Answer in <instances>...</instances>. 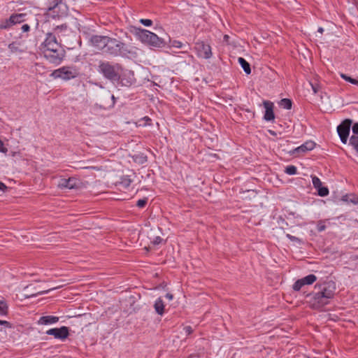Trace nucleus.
Segmentation results:
<instances>
[{
	"label": "nucleus",
	"instance_id": "obj_6",
	"mask_svg": "<svg viewBox=\"0 0 358 358\" xmlns=\"http://www.w3.org/2000/svg\"><path fill=\"white\" fill-rule=\"evenodd\" d=\"M79 72L74 66H63L52 71L51 77L55 79L60 78L64 80H69L78 77Z\"/></svg>",
	"mask_w": 358,
	"mask_h": 358
},
{
	"label": "nucleus",
	"instance_id": "obj_41",
	"mask_svg": "<svg viewBox=\"0 0 358 358\" xmlns=\"http://www.w3.org/2000/svg\"><path fill=\"white\" fill-rule=\"evenodd\" d=\"M56 288H57V287H53V288L45 290V291L39 292H38V293L36 294V295H37V294H46V293L49 292L50 290L55 289ZM36 296V294H31V295L28 296H27V297L28 298V297H31V296Z\"/></svg>",
	"mask_w": 358,
	"mask_h": 358
},
{
	"label": "nucleus",
	"instance_id": "obj_38",
	"mask_svg": "<svg viewBox=\"0 0 358 358\" xmlns=\"http://www.w3.org/2000/svg\"><path fill=\"white\" fill-rule=\"evenodd\" d=\"M147 203V199H139L137 201L136 206L139 208H143L145 206Z\"/></svg>",
	"mask_w": 358,
	"mask_h": 358
},
{
	"label": "nucleus",
	"instance_id": "obj_27",
	"mask_svg": "<svg viewBox=\"0 0 358 358\" xmlns=\"http://www.w3.org/2000/svg\"><path fill=\"white\" fill-rule=\"evenodd\" d=\"M341 77L342 78H343L345 80H346L348 82H350L352 84L358 85V80H357L354 79V78L347 76L346 74L341 73Z\"/></svg>",
	"mask_w": 358,
	"mask_h": 358
},
{
	"label": "nucleus",
	"instance_id": "obj_23",
	"mask_svg": "<svg viewBox=\"0 0 358 358\" xmlns=\"http://www.w3.org/2000/svg\"><path fill=\"white\" fill-rule=\"evenodd\" d=\"M317 280V277L313 274H310L303 278H301V281L303 285H312Z\"/></svg>",
	"mask_w": 358,
	"mask_h": 358
},
{
	"label": "nucleus",
	"instance_id": "obj_34",
	"mask_svg": "<svg viewBox=\"0 0 358 358\" xmlns=\"http://www.w3.org/2000/svg\"><path fill=\"white\" fill-rule=\"evenodd\" d=\"M12 24H10V18H9L8 20H6L5 22H2L0 24V29H6V28L9 27Z\"/></svg>",
	"mask_w": 358,
	"mask_h": 358
},
{
	"label": "nucleus",
	"instance_id": "obj_26",
	"mask_svg": "<svg viewBox=\"0 0 358 358\" xmlns=\"http://www.w3.org/2000/svg\"><path fill=\"white\" fill-rule=\"evenodd\" d=\"M8 313V305L4 301H0V315H6Z\"/></svg>",
	"mask_w": 358,
	"mask_h": 358
},
{
	"label": "nucleus",
	"instance_id": "obj_16",
	"mask_svg": "<svg viewBox=\"0 0 358 358\" xmlns=\"http://www.w3.org/2000/svg\"><path fill=\"white\" fill-rule=\"evenodd\" d=\"M8 48L12 53H22L25 52L26 48L20 42L15 41L8 45Z\"/></svg>",
	"mask_w": 358,
	"mask_h": 358
},
{
	"label": "nucleus",
	"instance_id": "obj_33",
	"mask_svg": "<svg viewBox=\"0 0 358 358\" xmlns=\"http://www.w3.org/2000/svg\"><path fill=\"white\" fill-rule=\"evenodd\" d=\"M140 22L146 27H149L152 24V21L149 19H141Z\"/></svg>",
	"mask_w": 358,
	"mask_h": 358
},
{
	"label": "nucleus",
	"instance_id": "obj_3",
	"mask_svg": "<svg viewBox=\"0 0 358 358\" xmlns=\"http://www.w3.org/2000/svg\"><path fill=\"white\" fill-rule=\"evenodd\" d=\"M134 34L140 41L150 46L162 48L166 45L163 38L148 30L140 28L136 29Z\"/></svg>",
	"mask_w": 358,
	"mask_h": 358
},
{
	"label": "nucleus",
	"instance_id": "obj_40",
	"mask_svg": "<svg viewBox=\"0 0 358 358\" xmlns=\"http://www.w3.org/2000/svg\"><path fill=\"white\" fill-rule=\"evenodd\" d=\"M185 333L187 335H189L193 332V329L190 326H186L183 328Z\"/></svg>",
	"mask_w": 358,
	"mask_h": 358
},
{
	"label": "nucleus",
	"instance_id": "obj_32",
	"mask_svg": "<svg viewBox=\"0 0 358 358\" xmlns=\"http://www.w3.org/2000/svg\"><path fill=\"white\" fill-rule=\"evenodd\" d=\"M160 235L161 234H156V236L151 243H152L153 245L159 244L162 241V238H161Z\"/></svg>",
	"mask_w": 358,
	"mask_h": 358
},
{
	"label": "nucleus",
	"instance_id": "obj_45",
	"mask_svg": "<svg viewBox=\"0 0 358 358\" xmlns=\"http://www.w3.org/2000/svg\"><path fill=\"white\" fill-rule=\"evenodd\" d=\"M22 29L23 31H27L29 30V26L28 24H23L22 27Z\"/></svg>",
	"mask_w": 358,
	"mask_h": 358
},
{
	"label": "nucleus",
	"instance_id": "obj_53",
	"mask_svg": "<svg viewBox=\"0 0 358 358\" xmlns=\"http://www.w3.org/2000/svg\"><path fill=\"white\" fill-rule=\"evenodd\" d=\"M141 236L142 237V238H143V237H144V233L141 234Z\"/></svg>",
	"mask_w": 358,
	"mask_h": 358
},
{
	"label": "nucleus",
	"instance_id": "obj_28",
	"mask_svg": "<svg viewBox=\"0 0 358 358\" xmlns=\"http://www.w3.org/2000/svg\"><path fill=\"white\" fill-rule=\"evenodd\" d=\"M131 183V180L130 178H129L127 176H124L121 179V182H120V184L124 187H128Z\"/></svg>",
	"mask_w": 358,
	"mask_h": 358
},
{
	"label": "nucleus",
	"instance_id": "obj_37",
	"mask_svg": "<svg viewBox=\"0 0 358 358\" xmlns=\"http://www.w3.org/2000/svg\"><path fill=\"white\" fill-rule=\"evenodd\" d=\"M8 152L7 148L4 146L3 142L0 139V152L6 154Z\"/></svg>",
	"mask_w": 358,
	"mask_h": 358
},
{
	"label": "nucleus",
	"instance_id": "obj_21",
	"mask_svg": "<svg viewBox=\"0 0 358 358\" xmlns=\"http://www.w3.org/2000/svg\"><path fill=\"white\" fill-rule=\"evenodd\" d=\"M67 29V26L65 24H62L61 26H57L53 29L52 32L48 33V34H55V38H60L61 35H62L63 31H66Z\"/></svg>",
	"mask_w": 358,
	"mask_h": 358
},
{
	"label": "nucleus",
	"instance_id": "obj_49",
	"mask_svg": "<svg viewBox=\"0 0 358 358\" xmlns=\"http://www.w3.org/2000/svg\"><path fill=\"white\" fill-rule=\"evenodd\" d=\"M55 5L57 6L62 2V0H54Z\"/></svg>",
	"mask_w": 358,
	"mask_h": 358
},
{
	"label": "nucleus",
	"instance_id": "obj_42",
	"mask_svg": "<svg viewBox=\"0 0 358 358\" xmlns=\"http://www.w3.org/2000/svg\"><path fill=\"white\" fill-rule=\"evenodd\" d=\"M287 237L289 240L293 241H300V240H299L298 238H296V237H295V236H292V235H290V234H287Z\"/></svg>",
	"mask_w": 358,
	"mask_h": 358
},
{
	"label": "nucleus",
	"instance_id": "obj_48",
	"mask_svg": "<svg viewBox=\"0 0 358 358\" xmlns=\"http://www.w3.org/2000/svg\"><path fill=\"white\" fill-rule=\"evenodd\" d=\"M348 195H345L343 196L342 200L344 201H348Z\"/></svg>",
	"mask_w": 358,
	"mask_h": 358
},
{
	"label": "nucleus",
	"instance_id": "obj_30",
	"mask_svg": "<svg viewBox=\"0 0 358 358\" xmlns=\"http://www.w3.org/2000/svg\"><path fill=\"white\" fill-rule=\"evenodd\" d=\"M303 283L301 281V279L298 280L295 282V283L293 285V289L296 291H299L301 289V288L303 286Z\"/></svg>",
	"mask_w": 358,
	"mask_h": 358
},
{
	"label": "nucleus",
	"instance_id": "obj_47",
	"mask_svg": "<svg viewBox=\"0 0 358 358\" xmlns=\"http://www.w3.org/2000/svg\"><path fill=\"white\" fill-rule=\"evenodd\" d=\"M165 296H166V299H168L170 301L172 300L173 298V294H170V293H167Z\"/></svg>",
	"mask_w": 358,
	"mask_h": 358
},
{
	"label": "nucleus",
	"instance_id": "obj_5",
	"mask_svg": "<svg viewBox=\"0 0 358 358\" xmlns=\"http://www.w3.org/2000/svg\"><path fill=\"white\" fill-rule=\"evenodd\" d=\"M126 50L124 43L115 38L108 37L103 52L113 56L126 55Z\"/></svg>",
	"mask_w": 358,
	"mask_h": 358
},
{
	"label": "nucleus",
	"instance_id": "obj_25",
	"mask_svg": "<svg viewBox=\"0 0 358 358\" xmlns=\"http://www.w3.org/2000/svg\"><path fill=\"white\" fill-rule=\"evenodd\" d=\"M125 48H127V50L125 51L127 55H124L125 57H136V55H137L136 48H130L126 45H125Z\"/></svg>",
	"mask_w": 358,
	"mask_h": 358
},
{
	"label": "nucleus",
	"instance_id": "obj_20",
	"mask_svg": "<svg viewBox=\"0 0 358 358\" xmlns=\"http://www.w3.org/2000/svg\"><path fill=\"white\" fill-rule=\"evenodd\" d=\"M154 308L155 311L160 315H163L164 313V305L162 299L161 298H159L156 300Z\"/></svg>",
	"mask_w": 358,
	"mask_h": 358
},
{
	"label": "nucleus",
	"instance_id": "obj_15",
	"mask_svg": "<svg viewBox=\"0 0 358 358\" xmlns=\"http://www.w3.org/2000/svg\"><path fill=\"white\" fill-rule=\"evenodd\" d=\"M352 129L355 135H352L350 138V145H351L353 147V148L356 150V152L358 153V123H355L352 126Z\"/></svg>",
	"mask_w": 358,
	"mask_h": 358
},
{
	"label": "nucleus",
	"instance_id": "obj_50",
	"mask_svg": "<svg viewBox=\"0 0 358 358\" xmlns=\"http://www.w3.org/2000/svg\"><path fill=\"white\" fill-rule=\"evenodd\" d=\"M229 36L228 35H224V41L227 42L228 40H229Z\"/></svg>",
	"mask_w": 358,
	"mask_h": 358
},
{
	"label": "nucleus",
	"instance_id": "obj_12",
	"mask_svg": "<svg viewBox=\"0 0 358 358\" xmlns=\"http://www.w3.org/2000/svg\"><path fill=\"white\" fill-rule=\"evenodd\" d=\"M78 181L75 178H69L68 179L62 178L59 181L58 187L61 189L68 188L69 189L76 188L78 187Z\"/></svg>",
	"mask_w": 358,
	"mask_h": 358
},
{
	"label": "nucleus",
	"instance_id": "obj_19",
	"mask_svg": "<svg viewBox=\"0 0 358 358\" xmlns=\"http://www.w3.org/2000/svg\"><path fill=\"white\" fill-rule=\"evenodd\" d=\"M156 234H162L161 229L158 227L150 228L146 231L147 238L150 240V243L154 240Z\"/></svg>",
	"mask_w": 358,
	"mask_h": 358
},
{
	"label": "nucleus",
	"instance_id": "obj_24",
	"mask_svg": "<svg viewBox=\"0 0 358 358\" xmlns=\"http://www.w3.org/2000/svg\"><path fill=\"white\" fill-rule=\"evenodd\" d=\"M279 105L282 108L289 110L292 108V101L289 99H282L279 102Z\"/></svg>",
	"mask_w": 358,
	"mask_h": 358
},
{
	"label": "nucleus",
	"instance_id": "obj_35",
	"mask_svg": "<svg viewBox=\"0 0 358 358\" xmlns=\"http://www.w3.org/2000/svg\"><path fill=\"white\" fill-rule=\"evenodd\" d=\"M317 229L319 231H322L324 230H325L326 229V226L324 224V222L323 221H320L318 223H317Z\"/></svg>",
	"mask_w": 358,
	"mask_h": 358
},
{
	"label": "nucleus",
	"instance_id": "obj_9",
	"mask_svg": "<svg viewBox=\"0 0 358 358\" xmlns=\"http://www.w3.org/2000/svg\"><path fill=\"white\" fill-rule=\"evenodd\" d=\"M315 147V143L312 141H308L301 145L296 148L289 152L290 155L295 157H299L308 151L313 150Z\"/></svg>",
	"mask_w": 358,
	"mask_h": 358
},
{
	"label": "nucleus",
	"instance_id": "obj_7",
	"mask_svg": "<svg viewBox=\"0 0 358 358\" xmlns=\"http://www.w3.org/2000/svg\"><path fill=\"white\" fill-rule=\"evenodd\" d=\"M194 49L199 57L208 59L213 55L210 45L204 41H197L195 43Z\"/></svg>",
	"mask_w": 358,
	"mask_h": 358
},
{
	"label": "nucleus",
	"instance_id": "obj_52",
	"mask_svg": "<svg viewBox=\"0 0 358 358\" xmlns=\"http://www.w3.org/2000/svg\"><path fill=\"white\" fill-rule=\"evenodd\" d=\"M268 131H269V133H271L272 135H275V133L274 131H271V130H269Z\"/></svg>",
	"mask_w": 358,
	"mask_h": 358
},
{
	"label": "nucleus",
	"instance_id": "obj_51",
	"mask_svg": "<svg viewBox=\"0 0 358 358\" xmlns=\"http://www.w3.org/2000/svg\"><path fill=\"white\" fill-rule=\"evenodd\" d=\"M317 31L320 32V34H322L324 31V29L322 27H319Z\"/></svg>",
	"mask_w": 358,
	"mask_h": 358
},
{
	"label": "nucleus",
	"instance_id": "obj_13",
	"mask_svg": "<svg viewBox=\"0 0 358 358\" xmlns=\"http://www.w3.org/2000/svg\"><path fill=\"white\" fill-rule=\"evenodd\" d=\"M312 182L314 187L317 189L318 194L320 196H325L329 194V189L327 187L322 186V182L317 176H312Z\"/></svg>",
	"mask_w": 358,
	"mask_h": 358
},
{
	"label": "nucleus",
	"instance_id": "obj_36",
	"mask_svg": "<svg viewBox=\"0 0 358 358\" xmlns=\"http://www.w3.org/2000/svg\"><path fill=\"white\" fill-rule=\"evenodd\" d=\"M310 85L311 86L314 94H317L320 91V87L319 85L310 83Z\"/></svg>",
	"mask_w": 358,
	"mask_h": 358
},
{
	"label": "nucleus",
	"instance_id": "obj_43",
	"mask_svg": "<svg viewBox=\"0 0 358 358\" xmlns=\"http://www.w3.org/2000/svg\"><path fill=\"white\" fill-rule=\"evenodd\" d=\"M0 324L5 325L6 327H9V328L11 327V324L8 322L5 321V320H0Z\"/></svg>",
	"mask_w": 358,
	"mask_h": 358
},
{
	"label": "nucleus",
	"instance_id": "obj_39",
	"mask_svg": "<svg viewBox=\"0 0 358 358\" xmlns=\"http://www.w3.org/2000/svg\"><path fill=\"white\" fill-rule=\"evenodd\" d=\"M171 45L177 48H181L182 47V43L178 41H173L171 43Z\"/></svg>",
	"mask_w": 358,
	"mask_h": 358
},
{
	"label": "nucleus",
	"instance_id": "obj_11",
	"mask_svg": "<svg viewBox=\"0 0 358 358\" xmlns=\"http://www.w3.org/2000/svg\"><path fill=\"white\" fill-rule=\"evenodd\" d=\"M108 38V36H94L91 38L90 41L92 45L97 50L104 51Z\"/></svg>",
	"mask_w": 358,
	"mask_h": 358
},
{
	"label": "nucleus",
	"instance_id": "obj_22",
	"mask_svg": "<svg viewBox=\"0 0 358 358\" xmlns=\"http://www.w3.org/2000/svg\"><path fill=\"white\" fill-rule=\"evenodd\" d=\"M238 63L244 70L246 74H250L251 73V69L250 64L243 57H238Z\"/></svg>",
	"mask_w": 358,
	"mask_h": 358
},
{
	"label": "nucleus",
	"instance_id": "obj_18",
	"mask_svg": "<svg viewBox=\"0 0 358 358\" xmlns=\"http://www.w3.org/2000/svg\"><path fill=\"white\" fill-rule=\"evenodd\" d=\"M25 16H26V14H24V13H19V14L12 15L10 17V24H15L17 23H20V22H24L25 20Z\"/></svg>",
	"mask_w": 358,
	"mask_h": 358
},
{
	"label": "nucleus",
	"instance_id": "obj_1",
	"mask_svg": "<svg viewBox=\"0 0 358 358\" xmlns=\"http://www.w3.org/2000/svg\"><path fill=\"white\" fill-rule=\"evenodd\" d=\"M45 58L50 63L59 64L64 59L66 52L55 38V34H46L45 39L40 45Z\"/></svg>",
	"mask_w": 358,
	"mask_h": 358
},
{
	"label": "nucleus",
	"instance_id": "obj_2",
	"mask_svg": "<svg viewBox=\"0 0 358 358\" xmlns=\"http://www.w3.org/2000/svg\"><path fill=\"white\" fill-rule=\"evenodd\" d=\"M316 292L313 294L310 303L315 309L320 308L329 303L335 295L336 283L332 281H326L317 284L315 287Z\"/></svg>",
	"mask_w": 358,
	"mask_h": 358
},
{
	"label": "nucleus",
	"instance_id": "obj_46",
	"mask_svg": "<svg viewBox=\"0 0 358 358\" xmlns=\"http://www.w3.org/2000/svg\"><path fill=\"white\" fill-rule=\"evenodd\" d=\"M6 189V186L1 182H0V192L4 191Z\"/></svg>",
	"mask_w": 358,
	"mask_h": 358
},
{
	"label": "nucleus",
	"instance_id": "obj_14",
	"mask_svg": "<svg viewBox=\"0 0 358 358\" xmlns=\"http://www.w3.org/2000/svg\"><path fill=\"white\" fill-rule=\"evenodd\" d=\"M264 106L266 109L264 114V120L266 121H271L274 120L275 115L273 110V103L268 101H264Z\"/></svg>",
	"mask_w": 358,
	"mask_h": 358
},
{
	"label": "nucleus",
	"instance_id": "obj_44",
	"mask_svg": "<svg viewBox=\"0 0 358 358\" xmlns=\"http://www.w3.org/2000/svg\"><path fill=\"white\" fill-rule=\"evenodd\" d=\"M39 67H42L40 64L36 63L33 66H32V71L34 72V71H38L39 69L38 68Z\"/></svg>",
	"mask_w": 358,
	"mask_h": 358
},
{
	"label": "nucleus",
	"instance_id": "obj_4",
	"mask_svg": "<svg viewBox=\"0 0 358 358\" xmlns=\"http://www.w3.org/2000/svg\"><path fill=\"white\" fill-rule=\"evenodd\" d=\"M122 66L116 63L101 61L98 66V71L104 78L111 81L118 80L120 78Z\"/></svg>",
	"mask_w": 358,
	"mask_h": 358
},
{
	"label": "nucleus",
	"instance_id": "obj_54",
	"mask_svg": "<svg viewBox=\"0 0 358 358\" xmlns=\"http://www.w3.org/2000/svg\"><path fill=\"white\" fill-rule=\"evenodd\" d=\"M351 201H352V203H356V201H352V200H351Z\"/></svg>",
	"mask_w": 358,
	"mask_h": 358
},
{
	"label": "nucleus",
	"instance_id": "obj_31",
	"mask_svg": "<svg viewBox=\"0 0 358 358\" xmlns=\"http://www.w3.org/2000/svg\"><path fill=\"white\" fill-rule=\"evenodd\" d=\"M150 121H151L150 118H149L148 117H145L139 121L138 125L139 126H146L148 124H150Z\"/></svg>",
	"mask_w": 358,
	"mask_h": 358
},
{
	"label": "nucleus",
	"instance_id": "obj_8",
	"mask_svg": "<svg viewBox=\"0 0 358 358\" xmlns=\"http://www.w3.org/2000/svg\"><path fill=\"white\" fill-rule=\"evenodd\" d=\"M351 124L352 121L346 119L337 127L338 134L343 143L345 144L347 143Z\"/></svg>",
	"mask_w": 358,
	"mask_h": 358
},
{
	"label": "nucleus",
	"instance_id": "obj_10",
	"mask_svg": "<svg viewBox=\"0 0 358 358\" xmlns=\"http://www.w3.org/2000/svg\"><path fill=\"white\" fill-rule=\"evenodd\" d=\"M48 335L53 336L55 338L64 340L69 336V329L66 327H62L60 328H53L46 331Z\"/></svg>",
	"mask_w": 358,
	"mask_h": 358
},
{
	"label": "nucleus",
	"instance_id": "obj_29",
	"mask_svg": "<svg viewBox=\"0 0 358 358\" xmlns=\"http://www.w3.org/2000/svg\"><path fill=\"white\" fill-rule=\"evenodd\" d=\"M296 167L293 165L288 166L285 169V173L288 175H294L296 173Z\"/></svg>",
	"mask_w": 358,
	"mask_h": 358
},
{
	"label": "nucleus",
	"instance_id": "obj_17",
	"mask_svg": "<svg viewBox=\"0 0 358 358\" xmlns=\"http://www.w3.org/2000/svg\"><path fill=\"white\" fill-rule=\"evenodd\" d=\"M59 321V317L56 316L48 315L41 317L38 323V324L47 325L55 324Z\"/></svg>",
	"mask_w": 358,
	"mask_h": 358
}]
</instances>
